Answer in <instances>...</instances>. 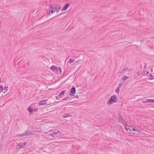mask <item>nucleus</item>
<instances>
[{"label": "nucleus", "instance_id": "nucleus-9", "mask_svg": "<svg viewBox=\"0 0 154 154\" xmlns=\"http://www.w3.org/2000/svg\"><path fill=\"white\" fill-rule=\"evenodd\" d=\"M47 100H42L38 104L39 106L43 105L45 104V103L47 102Z\"/></svg>", "mask_w": 154, "mask_h": 154}, {"label": "nucleus", "instance_id": "nucleus-23", "mask_svg": "<svg viewBox=\"0 0 154 154\" xmlns=\"http://www.w3.org/2000/svg\"><path fill=\"white\" fill-rule=\"evenodd\" d=\"M49 135L50 136L52 137H55L54 136V135H54V134H53V133H52L49 134Z\"/></svg>", "mask_w": 154, "mask_h": 154}, {"label": "nucleus", "instance_id": "nucleus-31", "mask_svg": "<svg viewBox=\"0 0 154 154\" xmlns=\"http://www.w3.org/2000/svg\"><path fill=\"white\" fill-rule=\"evenodd\" d=\"M60 14H59V15H57V16H55V17H56V16H58V15H60Z\"/></svg>", "mask_w": 154, "mask_h": 154}, {"label": "nucleus", "instance_id": "nucleus-16", "mask_svg": "<svg viewBox=\"0 0 154 154\" xmlns=\"http://www.w3.org/2000/svg\"><path fill=\"white\" fill-rule=\"evenodd\" d=\"M74 61V60L72 59L71 58L70 59L68 62L69 63H71Z\"/></svg>", "mask_w": 154, "mask_h": 154}, {"label": "nucleus", "instance_id": "nucleus-17", "mask_svg": "<svg viewBox=\"0 0 154 154\" xmlns=\"http://www.w3.org/2000/svg\"><path fill=\"white\" fill-rule=\"evenodd\" d=\"M151 99H147L145 101V102L147 103H151Z\"/></svg>", "mask_w": 154, "mask_h": 154}, {"label": "nucleus", "instance_id": "nucleus-12", "mask_svg": "<svg viewBox=\"0 0 154 154\" xmlns=\"http://www.w3.org/2000/svg\"><path fill=\"white\" fill-rule=\"evenodd\" d=\"M149 76V78L148 79H154V76L152 75V74L149 73V75H148Z\"/></svg>", "mask_w": 154, "mask_h": 154}, {"label": "nucleus", "instance_id": "nucleus-1", "mask_svg": "<svg viewBox=\"0 0 154 154\" xmlns=\"http://www.w3.org/2000/svg\"><path fill=\"white\" fill-rule=\"evenodd\" d=\"M125 129L128 133L135 136L139 135L140 133L139 130H137L135 128H133L132 127L130 126H126Z\"/></svg>", "mask_w": 154, "mask_h": 154}, {"label": "nucleus", "instance_id": "nucleus-22", "mask_svg": "<svg viewBox=\"0 0 154 154\" xmlns=\"http://www.w3.org/2000/svg\"><path fill=\"white\" fill-rule=\"evenodd\" d=\"M61 8V7L60 6V5H58L57 9L58 10H59V11Z\"/></svg>", "mask_w": 154, "mask_h": 154}, {"label": "nucleus", "instance_id": "nucleus-27", "mask_svg": "<svg viewBox=\"0 0 154 154\" xmlns=\"http://www.w3.org/2000/svg\"><path fill=\"white\" fill-rule=\"evenodd\" d=\"M151 103H154V100H151Z\"/></svg>", "mask_w": 154, "mask_h": 154}, {"label": "nucleus", "instance_id": "nucleus-11", "mask_svg": "<svg viewBox=\"0 0 154 154\" xmlns=\"http://www.w3.org/2000/svg\"><path fill=\"white\" fill-rule=\"evenodd\" d=\"M63 116L64 118H67L71 116V115L68 113H65L63 115Z\"/></svg>", "mask_w": 154, "mask_h": 154}, {"label": "nucleus", "instance_id": "nucleus-26", "mask_svg": "<svg viewBox=\"0 0 154 154\" xmlns=\"http://www.w3.org/2000/svg\"><path fill=\"white\" fill-rule=\"evenodd\" d=\"M79 61H80L79 60H77L75 63H78Z\"/></svg>", "mask_w": 154, "mask_h": 154}, {"label": "nucleus", "instance_id": "nucleus-19", "mask_svg": "<svg viewBox=\"0 0 154 154\" xmlns=\"http://www.w3.org/2000/svg\"><path fill=\"white\" fill-rule=\"evenodd\" d=\"M120 88L119 87H117L116 90V92H117V93H118L119 92V89Z\"/></svg>", "mask_w": 154, "mask_h": 154}, {"label": "nucleus", "instance_id": "nucleus-14", "mask_svg": "<svg viewBox=\"0 0 154 154\" xmlns=\"http://www.w3.org/2000/svg\"><path fill=\"white\" fill-rule=\"evenodd\" d=\"M53 133V134L55 135L58 133H59V134H61V132L60 131H57V132L54 131Z\"/></svg>", "mask_w": 154, "mask_h": 154}, {"label": "nucleus", "instance_id": "nucleus-15", "mask_svg": "<svg viewBox=\"0 0 154 154\" xmlns=\"http://www.w3.org/2000/svg\"><path fill=\"white\" fill-rule=\"evenodd\" d=\"M27 110L30 113L32 112L33 111L32 108L29 107L27 108Z\"/></svg>", "mask_w": 154, "mask_h": 154}, {"label": "nucleus", "instance_id": "nucleus-4", "mask_svg": "<svg viewBox=\"0 0 154 154\" xmlns=\"http://www.w3.org/2000/svg\"><path fill=\"white\" fill-rule=\"evenodd\" d=\"M32 134V132L29 130V129H26L24 132L21 134L17 135V136L20 137H22L25 136H29Z\"/></svg>", "mask_w": 154, "mask_h": 154}, {"label": "nucleus", "instance_id": "nucleus-24", "mask_svg": "<svg viewBox=\"0 0 154 154\" xmlns=\"http://www.w3.org/2000/svg\"><path fill=\"white\" fill-rule=\"evenodd\" d=\"M122 83H119L118 85V86H119V87H120V86H122Z\"/></svg>", "mask_w": 154, "mask_h": 154}, {"label": "nucleus", "instance_id": "nucleus-18", "mask_svg": "<svg viewBox=\"0 0 154 154\" xmlns=\"http://www.w3.org/2000/svg\"><path fill=\"white\" fill-rule=\"evenodd\" d=\"M70 99V97H66L65 98L63 99L62 100H69Z\"/></svg>", "mask_w": 154, "mask_h": 154}, {"label": "nucleus", "instance_id": "nucleus-5", "mask_svg": "<svg viewBox=\"0 0 154 154\" xmlns=\"http://www.w3.org/2000/svg\"><path fill=\"white\" fill-rule=\"evenodd\" d=\"M58 5L55 4L50 5L49 8V11H51V13H54L55 11H57Z\"/></svg>", "mask_w": 154, "mask_h": 154}, {"label": "nucleus", "instance_id": "nucleus-3", "mask_svg": "<svg viewBox=\"0 0 154 154\" xmlns=\"http://www.w3.org/2000/svg\"><path fill=\"white\" fill-rule=\"evenodd\" d=\"M50 69L55 73L59 74L62 71L60 67H57L55 66H52L50 67Z\"/></svg>", "mask_w": 154, "mask_h": 154}, {"label": "nucleus", "instance_id": "nucleus-8", "mask_svg": "<svg viewBox=\"0 0 154 154\" xmlns=\"http://www.w3.org/2000/svg\"><path fill=\"white\" fill-rule=\"evenodd\" d=\"M26 144V143L25 142H22L19 143L18 146L21 148H24L25 147Z\"/></svg>", "mask_w": 154, "mask_h": 154}, {"label": "nucleus", "instance_id": "nucleus-21", "mask_svg": "<svg viewBox=\"0 0 154 154\" xmlns=\"http://www.w3.org/2000/svg\"><path fill=\"white\" fill-rule=\"evenodd\" d=\"M129 77L128 76H125L122 78L123 81L125 80L126 79H129Z\"/></svg>", "mask_w": 154, "mask_h": 154}, {"label": "nucleus", "instance_id": "nucleus-10", "mask_svg": "<svg viewBox=\"0 0 154 154\" xmlns=\"http://www.w3.org/2000/svg\"><path fill=\"white\" fill-rule=\"evenodd\" d=\"M65 91H62L60 93L59 95V97H61L64 94Z\"/></svg>", "mask_w": 154, "mask_h": 154}, {"label": "nucleus", "instance_id": "nucleus-2", "mask_svg": "<svg viewBox=\"0 0 154 154\" xmlns=\"http://www.w3.org/2000/svg\"><path fill=\"white\" fill-rule=\"evenodd\" d=\"M118 100V99L116 95H113L111 96L107 102V103L109 105L112 104L113 103L117 102Z\"/></svg>", "mask_w": 154, "mask_h": 154}, {"label": "nucleus", "instance_id": "nucleus-30", "mask_svg": "<svg viewBox=\"0 0 154 154\" xmlns=\"http://www.w3.org/2000/svg\"><path fill=\"white\" fill-rule=\"evenodd\" d=\"M149 73V71H148L147 72L146 75L147 74Z\"/></svg>", "mask_w": 154, "mask_h": 154}, {"label": "nucleus", "instance_id": "nucleus-20", "mask_svg": "<svg viewBox=\"0 0 154 154\" xmlns=\"http://www.w3.org/2000/svg\"><path fill=\"white\" fill-rule=\"evenodd\" d=\"M3 90V86L2 85H0V92Z\"/></svg>", "mask_w": 154, "mask_h": 154}, {"label": "nucleus", "instance_id": "nucleus-7", "mask_svg": "<svg viewBox=\"0 0 154 154\" xmlns=\"http://www.w3.org/2000/svg\"><path fill=\"white\" fill-rule=\"evenodd\" d=\"M75 87H72L71 89L70 90L69 94L70 96H72L73 94L75 93Z\"/></svg>", "mask_w": 154, "mask_h": 154}, {"label": "nucleus", "instance_id": "nucleus-6", "mask_svg": "<svg viewBox=\"0 0 154 154\" xmlns=\"http://www.w3.org/2000/svg\"><path fill=\"white\" fill-rule=\"evenodd\" d=\"M70 6V4L69 3H66L63 6V8L61 10L62 11H64L66 10Z\"/></svg>", "mask_w": 154, "mask_h": 154}, {"label": "nucleus", "instance_id": "nucleus-25", "mask_svg": "<svg viewBox=\"0 0 154 154\" xmlns=\"http://www.w3.org/2000/svg\"><path fill=\"white\" fill-rule=\"evenodd\" d=\"M59 96H56L55 97L56 99H59Z\"/></svg>", "mask_w": 154, "mask_h": 154}, {"label": "nucleus", "instance_id": "nucleus-28", "mask_svg": "<svg viewBox=\"0 0 154 154\" xmlns=\"http://www.w3.org/2000/svg\"><path fill=\"white\" fill-rule=\"evenodd\" d=\"M8 93H7V94H5V95H3V94H2V97H4V96H5V95H6Z\"/></svg>", "mask_w": 154, "mask_h": 154}, {"label": "nucleus", "instance_id": "nucleus-29", "mask_svg": "<svg viewBox=\"0 0 154 154\" xmlns=\"http://www.w3.org/2000/svg\"><path fill=\"white\" fill-rule=\"evenodd\" d=\"M57 11H56L57 13H58V12H59V10H58L57 9Z\"/></svg>", "mask_w": 154, "mask_h": 154}, {"label": "nucleus", "instance_id": "nucleus-13", "mask_svg": "<svg viewBox=\"0 0 154 154\" xmlns=\"http://www.w3.org/2000/svg\"><path fill=\"white\" fill-rule=\"evenodd\" d=\"M8 87L6 86V87H4V88H3V90H5V91H4V94H5V93H7V91L8 90Z\"/></svg>", "mask_w": 154, "mask_h": 154}]
</instances>
